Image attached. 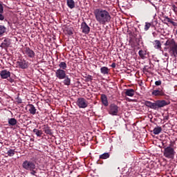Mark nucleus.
Instances as JSON below:
<instances>
[{"label": "nucleus", "mask_w": 177, "mask_h": 177, "mask_svg": "<svg viewBox=\"0 0 177 177\" xmlns=\"http://www.w3.org/2000/svg\"><path fill=\"white\" fill-rule=\"evenodd\" d=\"M164 156L166 158H174L175 157V150L171 147L165 149Z\"/></svg>", "instance_id": "7ed1b4c3"}, {"label": "nucleus", "mask_w": 177, "mask_h": 177, "mask_svg": "<svg viewBox=\"0 0 177 177\" xmlns=\"http://www.w3.org/2000/svg\"><path fill=\"white\" fill-rule=\"evenodd\" d=\"M144 104L147 106V107H149L150 109H156V103L154 102L145 101Z\"/></svg>", "instance_id": "b1692460"}, {"label": "nucleus", "mask_w": 177, "mask_h": 177, "mask_svg": "<svg viewBox=\"0 0 177 177\" xmlns=\"http://www.w3.org/2000/svg\"><path fill=\"white\" fill-rule=\"evenodd\" d=\"M126 96H129L130 97H132L135 95V90L133 88L127 89L125 91Z\"/></svg>", "instance_id": "f3484780"}, {"label": "nucleus", "mask_w": 177, "mask_h": 177, "mask_svg": "<svg viewBox=\"0 0 177 177\" xmlns=\"http://www.w3.org/2000/svg\"><path fill=\"white\" fill-rule=\"evenodd\" d=\"M16 100H17V103H18V104H21V103H23V100H21V98L17 97L16 98Z\"/></svg>", "instance_id": "72a5a7b5"}, {"label": "nucleus", "mask_w": 177, "mask_h": 177, "mask_svg": "<svg viewBox=\"0 0 177 177\" xmlns=\"http://www.w3.org/2000/svg\"><path fill=\"white\" fill-rule=\"evenodd\" d=\"M101 100H102V104H104L105 107H107V106H109V101L107 100V96L106 95L102 94Z\"/></svg>", "instance_id": "2eb2a0df"}, {"label": "nucleus", "mask_w": 177, "mask_h": 177, "mask_svg": "<svg viewBox=\"0 0 177 177\" xmlns=\"http://www.w3.org/2000/svg\"><path fill=\"white\" fill-rule=\"evenodd\" d=\"M136 42H137L138 45H139L140 42V39H136Z\"/></svg>", "instance_id": "a19ab883"}, {"label": "nucleus", "mask_w": 177, "mask_h": 177, "mask_svg": "<svg viewBox=\"0 0 177 177\" xmlns=\"http://www.w3.org/2000/svg\"><path fill=\"white\" fill-rule=\"evenodd\" d=\"M168 104H169V102L166 101L165 100H157L156 102V106L157 107H165V106H168Z\"/></svg>", "instance_id": "9d476101"}, {"label": "nucleus", "mask_w": 177, "mask_h": 177, "mask_svg": "<svg viewBox=\"0 0 177 177\" xmlns=\"http://www.w3.org/2000/svg\"><path fill=\"white\" fill-rule=\"evenodd\" d=\"M94 16L96 21L102 26H104L107 24V23L111 21V15H110V12L104 9L97 8L95 10Z\"/></svg>", "instance_id": "f257e3e1"}, {"label": "nucleus", "mask_w": 177, "mask_h": 177, "mask_svg": "<svg viewBox=\"0 0 177 177\" xmlns=\"http://www.w3.org/2000/svg\"><path fill=\"white\" fill-rule=\"evenodd\" d=\"M142 53H143V51H142V50H140V51H139V55H140V56H142Z\"/></svg>", "instance_id": "79ce46f5"}, {"label": "nucleus", "mask_w": 177, "mask_h": 177, "mask_svg": "<svg viewBox=\"0 0 177 177\" xmlns=\"http://www.w3.org/2000/svg\"><path fill=\"white\" fill-rule=\"evenodd\" d=\"M62 84L65 85V86H70L71 85V78L68 77V75H66L64 77L62 78Z\"/></svg>", "instance_id": "ddd939ff"}, {"label": "nucleus", "mask_w": 177, "mask_h": 177, "mask_svg": "<svg viewBox=\"0 0 177 177\" xmlns=\"http://www.w3.org/2000/svg\"><path fill=\"white\" fill-rule=\"evenodd\" d=\"M55 77L58 80H63V78H64L67 75V74L66 73V71L63 69H57L55 71Z\"/></svg>", "instance_id": "423d86ee"}, {"label": "nucleus", "mask_w": 177, "mask_h": 177, "mask_svg": "<svg viewBox=\"0 0 177 177\" xmlns=\"http://www.w3.org/2000/svg\"><path fill=\"white\" fill-rule=\"evenodd\" d=\"M172 10H174V12H177V7L176 5L172 6Z\"/></svg>", "instance_id": "4c0bfd02"}, {"label": "nucleus", "mask_w": 177, "mask_h": 177, "mask_svg": "<svg viewBox=\"0 0 177 177\" xmlns=\"http://www.w3.org/2000/svg\"><path fill=\"white\" fill-rule=\"evenodd\" d=\"M110 153H104L100 156V158L102 160H106V158H109Z\"/></svg>", "instance_id": "cd10ccee"}, {"label": "nucleus", "mask_w": 177, "mask_h": 177, "mask_svg": "<svg viewBox=\"0 0 177 177\" xmlns=\"http://www.w3.org/2000/svg\"><path fill=\"white\" fill-rule=\"evenodd\" d=\"M153 134L156 135V128H154L153 130Z\"/></svg>", "instance_id": "37998d69"}, {"label": "nucleus", "mask_w": 177, "mask_h": 177, "mask_svg": "<svg viewBox=\"0 0 177 177\" xmlns=\"http://www.w3.org/2000/svg\"><path fill=\"white\" fill-rule=\"evenodd\" d=\"M59 69L61 70H66L67 69V64H66V62H62L59 64Z\"/></svg>", "instance_id": "bb28decb"}, {"label": "nucleus", "mask_w": 177, "mask_h": 177, "mask_svg": "<svg viewBox=\"0 0 177 177\" xmlns=\"http://www.w3.org/2000/svg\"><path fill=\"white\" fill-rule=\"evenodd\" d=\"M81 30H82V32H83V34H88L91 31V28L89 27V26H88V24H86V22L84 21L81 24Z\"/></svg>", "instance_id": "0eeeda50"}, {"label": "nucleus", "mask_w": 177, "mask_h": 177, "mask_svg": "<svg viewBox=\"0 0 177 177\" xmlns=\"http://www.w3.org/2000/svg\"><path fill=\"white\" fill-rule=\"evenodd\" d=\"M151 26V23H145V31H147V30H149V28H150V26Z\"/></svg>", "instance_id": "2f4dec72"}, {"label": "nucleus", "mask_w": 177, "mask_h": 177, "mask_svg": "<svg viewBox=\"0 0 177 177\" xmlns=\"http://www.w3.org/2000/svg\"><path fill=\"white\" fill-rule=\"evenodd\" d=\"M101 74H103V75H109V72L110 70L106 66H102L100 68Z\"/></svg>", "instance_id": "412c9836"}, {"label": "nucleus", "mask_w": 177, "mask_h": 177, "mask_svg": "<svg viewBox=\"0 0 177 177\" xmlns=\"http://www.w3.org/2000/svg\"><path fill=\"white\" fill-rule=\"evenodd\" d=\"M76 104L79 109H86L89 103H88V101L85 98L80 97L76 101Z\"/></svg>", "instance_id": "20e7f679"}, {"label": "nucleus", "mask_w": 177, "mask_h": 177, "mask_svg": "<svg viewBox=\"0 0 177 177\" xmlns=\"http://www.w3.org/2000/svg\"><path fill=\"white\" fill-rule=\"evenodd\" d=\"M22 167L24 169H26V171H30V175H32L33 176H37V171L38 169H37V165H35V161L24 160L22 163Z\"/></svg>", "instance_id": "f03ea898"}, {"label": "nucleus", "mask_w": 177, "mask_h": 177, "mask_svg": "<svg viewBox=\"0 0 177 177\" xmlns=\"http://www.w3.org/2000/svg\"><path fill=\"white\" fill-rule=\"evenodd\" d=\"M111 67H112V68H115V67H116V64H115V63H112V64L111 65Z\"/></svg>", "instance_id": "ea45409f"}, {"label": "nucleus", "mask_w": 177, "mask_h": 177, "mask_svg": "<svg viewBox=\"0 0 177 177\" xmlns=\"http://www.w3.org/2000/svg\"><path fill=\"white\" fill-rule=\"evenodd\" d=\"M166 45H169V43L168 41H167Z\"/></svg>", "instance_id": "a18cd8bd"}, {"label": "nucleus", "mask_w": 177, "mask_h": 177, "mask_svg": "<svg viewBox=\"0 0 177 177\" xmlns=\"http://www.w3.org/2000/svg\"><path fill=\"white\" fill-rule=\"evenodd\" d=\"M153 6H156L154 4H153Z\"/></svg>", "instance_id": "49530a36"}, {"label": "nucleus", "mask_w": 177, "mask_h": 177, "mask_svg": "<svg viewBox=\"0 0 177 177\" xmlns=\"http://www.w3.org/2000/svg\"><path fill=\"white\" fill-rule=\"evenodd\" d=\"M5 32H6V27L3 25H0V37H3Z\"/></svg>", "instance_id": "a878e982"}, {"label": "nucleus", "mask_w": 177, "mask_h": 177, "mask_svg": "<svg viewBox=\"0 0 177 177\" xmlns=\"http://www.w3.org/2000/svg\"><path fill=\"white\" fill-rule=\"evenodd\" d=\"M28 107H29L28 111L30 112V114H32V115H35L37 113V109H35V106L32 105V104H29L28 105Z\"/></svg>", "instance_id": "dca6fc26"}, {"label": "nucleus", "mask_w": 177, "mask_h": 177, "mask_svg": "<svg viewBox=\"0 0 177 177\" xmlns=\"http://www.w3.org/2000/svg\"><path fill=\"white\" fill-rule=\"evenodd\" d=\"M15 153H16V151H15V149H10L7 151V154H8V157H13Z\"/></svg>", "instance_id": "c85d7f7f"}, {"label": "nucleus", "mask_w": 177, "mask_h": 177, "mask_svg": "<svg viewBox=\"0 0 177 177\" xmlns=\"http://www.w3.org/2000/svg\"><path fill=\"white\" fill-rule=\"evenodd\" d=\"M162 131V129H161V127H157L156 128V135H158V133H160Z\"/></svg>", "instance_id": "7c9ffc66"}, {"label": "nucleus", "mask_w": 177, "mask_h": 177, "mask_svg": "<svg viewBox=\"0 0 177 177\" xmlns=\"http://www.w3.org/2000/svg\"><path fill=\"white\" fill-rule=\"evenodd\" d=\"M66 3L68 8L70 9H74V8H75V2H74V0H66Z\"/></svg>", "instance_id": "a211bd4d"}, {"label": "nucleus", "mask_w": 177, "mask_h": 177, "mask_svg": "<svg viewBox=\"0 0 177 177\" xmlns=\"http://www.w3.org/2000/svg\"><path fill=\"white\" fill-rule=\"evenodd\" d=\"M166 21H167L168 23H171V24H172L173 26H175V24H176L175 21L171 20V19H169V17H166Z\"/></svg>", "instance_id": "473e14b6"}, {"label": "nucleus", "mask_w": 177, "mask_h": 177, "mask_svg": "<svg viewBox=\"0 0 177 177\" xmlns=\"http://www.w3.org/2000/svg\"><path fill=\"white\" fill-rule=\"evenodd\" d=\"M162 82L161 80H158L156 82V86H160V85H161Z\"/></svg>", "instance_id": "e433bc0d"}, {"label": "nucleus", "mask_w": 177, "mask_h": 177, "mask_svg": "<svg viewBox=\"0 0 177 177\" xmlns=\"http://www.w3.org/2000/svg\"><path fill=\"white\" fill-rule=\"evenodd\" d=\"M0 76L2 80H8V78H10V72L7 70H3L0 72Z\"/></svg>", "instance_id": "1a4fd4ad"}, {"label": "nucleus", "mask_w": 177, "mask_h": 177, "mask_svg": "<svg viewBox=\"0 0 177 177\" xmlns=\"http://www.w3.org/2000/svg\"><path fill=\"white\" fill-rule=\"evenodd\" d=\"M8 124L10 127H15V125L17 124V120L15 118H8Z\"/></svg>", "instance_id": "4be33fe9"}, {"label": "nucleus", "mask_w": 177, "mask_h": 177, "mask_svg": "<svg viewBox=\"0 0 177 177\" xmlns=\"http://www.w3.org/2000/svg\"><path fill=\"white\" fill-rule=\"evenodd\" d=\"M170 52L172 55V56H174V57H176L177 55V44L174 42L172 45L170 46Z\"/></svg>", "instance_id": "9b49d317"}, {"label": "nucleus", "mask_w": 177, "mask_h": 177, "mask_svg": "<svg viewBox=\"0 0 177 177\" xmlns=\"http://www.w3.org/2000/svg\"><path fill=\"white\" fill-rule=\"evenodd\" d=\"M120 110V107L115 105V104H111L109 106V113L111 115H118V111Z\"/></svg>", "instance_id": "39448f33"}, {"label": "nucleus", "mask_w": 177, "mask_h": 177, "mask_svg": "<svg viewBox=\"0 0 177 177\" xmlns=\"http://www.w3.org/2000/svg\"><path fill=\"white\" fill-rule=\"evenodd\" d=\"M152 95H156V90H153V91Z\"/></svg>", "instance_id": "c03bdc74"}, {"label": "nucleus", "mask_w": 177, "mask_h": 177, "mask_svg": "<svg viewBox=\"0 0 177 177\" xmlns=\"http://www.w3.org/2000/svg\"><path fill=\"white\" fill-rule=\"evenodd\" d=\"M33 133L37 136V138H41L42 135H44V132H42V130H39L38 129H34L32 131Z\"/></svg>", "instance_id": "6ab92c4d"}, {"label": "nucleus", "mask_w": 177, "mask_h": 177, "mask_svg": "<svg viewBox=\"0 0 177 177\" xmlns=\"http://www.w3.org/2000/svg\"><path fill=\"white\" fill-rule=\"evenodd\" d=\"M17 63L19 68H22L23 70L28 68V64H27V62L24 59L18 61Z\"/></svg>", "instance_id": "f8f14e48"}, {"label": "nucleus", "mask_w": 177, "mask_h": 177, "mask_svg": "<svg viewBox=\"0 0 177 177\" xmlns=\"http://www.w3.org/2000/svg\"><path fill=\"white\" fill-rule=\"evenodd\" d=\"M25 55H26L28 57H30V59H34V57H35V52L30 48V47L25 48Z\"/></svg>", "instance_id": "6e6552de"}, {"label": "nucleus", "mask_w": 177, "mask_h": 177, "mask_svg": "<svg viewBox=\"0 0 177 177\" xmlns=\"http://www.w3.org/2000/svg\"><path fill=\"white\" fill-rule=\"evenodd\" d=\"M8 81H9V82H10L11 84H13V82H15V80H13L12 78H9L8 79Z\"/></svg>", "instance_id": "58836bf2"}, {"label": "nucleus", "mask_w": 177, "mask_h": 177, "mask_svg": "<svg viewBox=\"0 0 177 177\" xmlns=\"http://www.w3.org/2000/svg\"><path fill=\"white\" fill-rule=\"evenodd\" d=\"M156 46L158 48V49H160V48H161V43H160V41H156Z\"/></svg>", "instance_id": "f704fd0d"}, {"label": "nucleus", "mask_w": 177, "mask_h": 177, "mask_svg": "<svg viewBox=\"0 0 177 177\" xmlns=\"http://www.w3.org/2000/svg\"><path fill=\"white\" fill-rule=\"evenodd\" d=\"M5 20V15H3V6L0 3V21Z\"/></svg>", "instance_id": "aec40b11"}, {"label": "nucleus", "mask_w": 177, "mask_h": 177, "mask_svg": "<svg viewBox=\"0 0 177 177\" xmlns=\"http://www.w3.org/2000/svg\"><path fill=\"white\" fill-rule=\"evenodd\" d=\"M156 146H158V147H160V149H162L164 147V142L160 139H157L156 140Z\"/></svg>", "instance_id": "393cba45"}, {"label": "nucleus", "mask_w": 177, "mask_h": 177, "mask_svg": "<svg viewBox=\"0 0 177 177\" xmlns=\"http://www.w3.org/2000/svg\"><path fill=\"white\" fill-rule=\"evenodd\" d=\"M86 81L89 82V81H92L93 80V78L92 77V75H87L86 78Z\"/></svg>", "instance_id": "c9c22d12"}, {"label": "nucleus", "mask_w": 177, "mask_h": 177, "mask_svg": "<svg viewBox=\"0 0 177 177\" xmlns=\"http://www.w3.org/2000/svg\"><path fill=\"white\" fill-rule=\"evenodd\" d=\"M165 95V93H164V91L162 90V87L160 88H156V96H164Z\"/></svg>", "instance_id": "5701e85b"}, {"label": "nucleus", "mask_w": 177, "mask_h": 177, "mask_svg": "<svg viewBox=\"0 0 177 177\" xmlns=\"http://www.w3.org/2000/svg\"><path fill=\"white\" fill-rule=\"evenodd\" d=\"M44 131L46 135H52V130L49 127H45Z\"/></svg>", "instance_id": "c756f323"}, {"label": "nucleus", "mask_w": 177, "mask_h": 177, "mask_svg": "<svg viewBox=\"0 0 177 177\" xmlns=\"http://www.w3.org/2000/svg\"><path fill=\"white\" fill-rule=\"evenodd\" d=\"M1 48H9L10 46V39H5L3 41L0 45Z\"/></svg>", "instance_id": "4468645a"}]
</instances>
